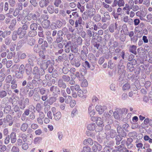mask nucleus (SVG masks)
Segmentation results:
<instances>
[{
  "label": "nucleus",
  "instance_id": "obj_1",
  "mask_svg": "<svg viewBox=\"0 0 152 152\" xmlns=\"http://www.w3.org/2000/svg\"><path fill=\"white\" fill-rule=\"evenodd\" d=\"M37 63L41 68L43 70L42 71L43 72H44V70L46 69L48 66L53 65L54 62L53 60L46 61L42 58H39L37 60Z\"/></svg>",
  "mask_w": 152,
  "mask_h": 152
},
{
  "label": "nucleus",
  "instance_id": "obj_2",
  "mask_svg": "<svg viewBox=\"0 0 152 152\" xmlns=\"http://www.w3.org/2000/svg\"><path fill=\"white\" fill-rule=\"evenodd\" d=\"M96 123L97 124L98 126H96L95 131L96 132H99L102 130V127L104 126L102 119L100 117L98 118Z\"/></svg>",
  "mask_w": 152,
  "mask_h": 152
},
{
  "label": "nucleus",
  "instance_id": "obj_3",
  "mask_svg": "<svg viewBox=\"0 0 152 152\" xmlns=\"http://www.w3.org/2000/svg\"><path fill=\"white\" fill-rule=\"evenodd\" d=\"M81 65L85 69H90L91 70H93L95 68L94 64H90L89 62L87 61L82 62Z\"/></svg>",
  "mask_w": 152,
  "mask_h": 152
},
{
  "label": "nucleus",
  "instance_id": "obj_4",
  "mask_svg": "<svg viewBox=\"0 0 152 152\" xmlns=\"http://www.w3.org/2000/svg\"><path fill=\"white\" fill-rule=\"evenodd\" d=\"M117 133L120 135L122 137H125L126 135V133L123 129L120 126L118 125L117 127Z\"/></svg>",
  "mask_w": 152,
  "mask_h": 152
},
{
  "label": "nucleus",
  "instance_id": "obj_5",
  "mask_svg": "<svg viewBox=\"0 0 152 152\" xmlns=\"http://www.w3.org/2000/svg\"><path fill=\"white\" fill-rule=\"evenodd\" d=\"M26 57V55L25 53H19L18 54V58H14V60L15 63H18L20 61V59H24Z\"/></svg>",
  "mask_w": 152,
  "mask_h": 152
},
{
  "label": "nucleus",
  "instance_id": "obj_6",
  "mask_svg": "<svg viewBox=\"0 0 152 152\" xmlns=\"http://www.w3.org/2000/svg\"><path fill=\"white\" fill-rule=\"evenodd\" d=\"M124 66H119L118 67V73L120 75L121 77L123 78L124 77L126 73V71L124 69Z\"/></svg>",
  "mask_w": 152,
  "mask_h": 152
},
{
  "label": "nucleus",
  "instance_id": "obj_7",
  "mask_svg": "<svg viewBox=\"0 0 152 152\" xmlns=\"http://www.w3.org/2000/svg\"><path fill=\"white\" fill-rule=\"evenodd\" d=\"M50 22L48 20H43L41 23V26L43 28L48 29L49 28Z\"/></svg>",
  "mask_w": 152,
  "mask_h": 152
},
{
  "label": "nucleus",
  "instance_id": "obj_8",
  "mask_svg": "<svg viewBox=\"0 0 152 152\" xmlns=\"http://www.w3.org/2000/svg\"><path fill=\"white\" fill-rule=\"evenodd\" d=\"M17 31L19 36V38L20 39L24 37L26 34V31L23 30L21 28H19Z\"/></svg>",
  "mask_w": 152,
  "mask_h": 152
},
{
  "label": "nucleus",
  "instance_id": "obj_9",
  "mask_svg": "<svg viewBox=\"0 0 152 152\" xmlns=\"http://www.w3.org/2000/svg\"><path fill=\"white\" fill-rule=\"evenodd\" d=\"M110 19V17L108 12H106L104 13L103 16L102 18V21L105 23Z\"/></svg>",
  "mask_w": 152,
  "mask_h": 152
},
{
  "label": "nucleus",
  "instance_id": "obj_10",
  "mask_svg": "<svg viewBox=\"0 0 152 152\" xmlns=\"http://www.w3.org/2000/svg\"><path fill=\"white\" fill-rule=\"evenodd\" d=\"M106 108L107 107L105 106H102L100 105H97L96 106V110L100 114H102Z\"/></svg>",
  "mask_w": 152,
  "mask_h": 152
},
{
  "label": "nucleus",
  "instance_id": "obj_11",
  "mask_svg": "<svg viewBox=\"0 0 152 152\" xmlns=\"http://www.w3.org/2000/svg\"><path fill=\"white\" fill-rule=\"evenodd\" d=\"M58 86L60 88L64 89L66 88V85L63 80L60 78L58 82Z\"/></svg>",
  "mask_w": 152,
  "mask_h": 152
},
{
  "label": "nucleus",
  "instance_id": "obj_12",
  "mask_svg": "<svg viewBox=\"0 0 152 152\" xmlns=\"http://www.w3.org/2000/svg\"><path fill=\"white\" fill-rule=\"evenodd\" d=\"M63 35L61 33V31H59L58 33L57 32V36L55 42L56 43H59L61 42H63V41L64 40H63V38L62 37Z\"/></svg>",
  "mask_w": 152,
  "mask_h": 152
},
{
  "label": "nucleus",
  "instance_id": "obj_13",
  "mask_svg": "<svg viewBox=\"0 0 152 152\" xmlns=\"http://www.w3.org/2000/svg\"><path fill=\"white\" fill-rule=\"evenodd\" d=\"M118 26L117 23L111 24L108 27L110 32L112 33H113L115 30L117 29Z\"/></svg>",
  "mask_w": 152,
  "mask_h": 152
},
{
  "label": "nucleus",
  "instance_id": "obj_14",
  "mask_svg": "<svg viewBox=\"0 0 152 152\" xmlns=\"http://www.w3.org/2000/svg\"><path fill=\"white\" fill-rule=\"evenodd\" d=\"M50 91L53 93L60 94V91L59 88L57 86H53L50 88Z\"/></svg>",
  "mask_w": 152,
  "mask_h": 152
},
{
  "label": "nucleus",
  "instance_id": "obj_15",
  "mask_svg": "<svg viewBox=\"0 0 152 152\" xmlns=\"http://www.w3.org/2000/svg\"><path fill=\"white\" fill-rule=\"evenodd\" d=\"M10 85L9 83H6L4 84L3 86V89L4 90L7 92L8 94H10L12 93L11 90L10 88Z\"/></svg>",
  "mask_w": 152,
  "mask_h": 152
},
{
  "label": "nucleus",
  "instance_id": "obj_16",
  "mask_svg": "<svg viewBox=\"0 0 152 152\" xmlns=\"http://www.w3.org/2000/svg\"><path fill=\"white\" fill-rule=\"evenodd\" d=\"M49 3L48 0H41L39 2L40 6L41 7H46Z\"/></svg>",
  "mask_w": 152,
  "mask_h": 152
},
{
  "label": "nucleus",
  "instance_id": "obj_17",
  "mask_svg": "<svg viewBox=\"0 0 152 152\" xmlns=\"http://www.w3.org/2000/svg\"><path fill=\"white\" fill-rule=\"evenodd\" d=\"M38 35L39 37L43 38L44 37L43 28L41 26L39 25L38 27Z\"/></svg>",
  "mask_w": 152,
  "mask_h": 152
},
{
  "label": "nucleus",
  "instance_id": "obj_18",
  "mask_svg": "<svg viewBox=\"0 0 152 152\" xmlns=\"http://www.w3.org/2000/svg\"><path fill=\"white\" fill-rule=\"evenodd\" d=\"M32 66L26 64L25 65V70L26 73L27 75H29L32 72Z\"/></svg>",
  "mask_w": 152,
  "mask_h": 152
},
{
  "label": "nucleus",
  "instance_id": "obj_19",
  "mask_svg": "<svg viewBox=\"0 0 152 152\" xmlns=\"http://www.w3.org/2000/svg\"><path fill=\"white\" fill-rule=\"evenodd\" d=\"M88 59L90 61L92 64H94L96 63V58L94 55L92 53H90L89 54Z\"/></svg>",
  "mask_w": 152,
  "mask_h": 152
},
{
  "label": "nucleus",
  "instance_id": "obj_20",
  "mask_svg": "<svg viewBox=\"0 0 152 152\" xmlns=\"http://www.w3.org/2000/svg\"><path fill=\"white\" fill-rule=\"evenodd\" d=\"M75 75L77 78H78L79 81H82L84 78V76L79 71L76 72L75 74Z\"/></svg>",
  "mask_w": 152,
  "mask_h": 152
},
{
  "label": "nucleus",
  "instance_id": "obj_21",
  "mask_svg": "<svg viewBox=\"0 0 152 152\" xmlns=\"http://www.w3.org/2000/svg\"><path fill=\"white\" fill-rule=\"evenodd\" d=\"M22 24H23V25H22V27H20L19 28H21L23 30L26 31V30H27L28 28V26L30 24V22L26 21L24 23H23V22H22Z\"/></svg>",
  "mask_w": 152,
  "mask_h": 152
},
{
  "label": "nucleus",
  "instance_id": "obj_22",
  "mask_svg": "<svg viewBox=\"0 0 152 152\" xmlns=\"http://www.w3.org/2000/svg\"><path fill=\"white\" fill-rule=\"evenodd\" d=\"M11 142L12 143H14L16 141V133L12 132L11 133L10 135Z\"/></svg>",
  "mask_w": 152,
  "mask_h": 152
},
{
  "label": "nucleus",
  "instance_id": "obj_23",
  "mask_svg": "<svg viewBox=\"0 0 152 152\" xmlns=\"http://www.w3.org/2000/svg\"><path fill=\"white\" fill-rule=\"evenodd\" d=\"M75 21V28H77L78 26V25H81L82 24L83 20L82 18L80 17H79Z\"/></svg>",
  "mask_w": 152,
  "mask_h": 152
},
{
  "label": "nucleus",
  "instance_id": "obj_24",
  "mask_svg": "<svg viewBox=\"0 0 152 152\" xmlns=\"http://www.w3.org/2000/svg\"><path fill=\"white\" fill-rule=\"evenodd\" d=\"M57 100L56 97L52 96L49 97L48 100V103L50 105H52L53 103L56 101Z\"/></svg>",
  "mask_w": 152,
  "mask_h": 152
},
{
  "label": "nucleus",
  "instance_id": "obj_25",
  "mask_svg": "<svg viewBox=\"0 0 152 152\" xmlns=\"http://www.w3.org/2000/svg\"><path fill=\"white\" fill-rule=\"evenodd\" d=\"M96 127V124L94 123H92L88 124L87 126V129L90 131H93L95 129Z\"/></svg>",
  "mask_w": 152,
  "mask_h": 152
},
{
  "label": "nucleus",
  "instance_id": "obj_26",
  "mask_svg": "<svg viewBox=\"0 0 152 152\" xmlns=\"http://www.w3.org/2000/svg\"><path fill=\"white\" fill-rule=\"evenodd\" d=\"M37 31L33 30H30L28 32V35L29 37H34L37 35Z\"/></svg>",
  "mask_w": 152,
  "mask_h": 152
},
{
  "label": "nucleus",
  "instance_id": "obj_27",
  "mask_svg": "<svg viewBox=\"0 0 152 152\" xmlns=\"http://www.w3.org/2000/svg\"><path fill=\"white\" fill-rule=\"evenodd\" d=\"M11 85L10 86L11 89H15L17 88L18 85L16 80L15 79H13L11 83Z\"/></svg>",
  "mask_w": 152,
  "mask_h": 152
},
{
  "label": "nucleus",
  "instance_id": "obj_28",
  "mask_svg": "<svg viewBox=\"0 0 152 152\" xmlns=\"http://www.w3.org/2000/svg\"><path fill=\"white\" fill-rule=\"evenodd\" d=\"M38 25L37 22H34L32 23L30 25V30H33L37 31V28H38Z\"/></svg>",
  "mask_w": 152,
  "mask_h": 152
},
{
  "label": "nucleus",
  "instance_id": "obj_29",
  "mask_svg": "<svg viewBox=\"0 0 152 152\" xmlns=\"http://www.w3.org/2000/svg\"><path fill=\"white\" fill-rule=\"evenodd\" d=\"M111 138H114L116 135L117 133L115 130L113 129L110 130L109 132H107Z\"/></svg>",
  "mask_w": 152,
  "mask_h": 152
},
{
  "label": "nucleus",
  "instance_id": "obj_30",
  "mask_svg": "<svg viewBox=\"0 0 152 152\" xmlns=\"http://www.w3.org/2000/svg\"><path fill=\"white\" fill-rule=\"evenodd\" d=\"M96 13V10L94 8H91L88 10V16L90 17H91L93 16Z\"/></svg>",
  "mask_w": 152,
  "mask_h": 152
},
{
  "label": "nucleus",
  "instance_id": "obj_31",
  "mask_svg": "<svg viewBox=\"0 0 152 152\" xmlns=\"http://www.w3.org/2000/svg\"><path fill=\"white\" fill-rule=\"evenodd\" d=\"M54 118L56 120H58L61 117V113L60 112H57L56 113H53Z\"/></svg>",
  "mask_w": 152,
  "mask_h": 152
},
{
  "label": "nucleus",
  "instance_id": "obj_32",
  "mask_svg": "<svg viewBox=\"0 0 152 152\" xmlns=\"http://www.w3.org/2000/svg\"><path fill=\"white\" fill-rule=\"evenodd\" d=\"M7 98H4L2 99L1 104V107L2 108H4L8 105V102H7Z\"/></svg>",
  "mask_w": 152,
  "mask_h": 152
},
{
  "label": "nucleus",
  "instance_id": "obj_33",
  "mask_svg": "<svg viewBox=\"0 0 152 152\" xmlns=\"http://www.w3.org/2000/svg\"><path fill=\"white\" fill-rule=\"evenodd\" d=\"M40 96L38 92L35 93L33 96V99L35 101H39L40 99Z\"/></svg>",
  "mask_w": 152,
  "mask_h": 152
},
{
  "label": "nucleus",
  "instance_id": "obj_34",
  "mask_svg": "<svg viewBox=\"0 0 152 152\" xmlns=\"http://www.w3.org/2000/svg\"><path fill=\"white\" fill-rule=\"evenodd\" d=\"M47 10L49 13L52 14L54 12V7L53 5H50L47 7Z\"/></svg>",
  "mask_w": 152,
  "mask_h": 152
},
{
  "label": "nucleus",
  "instance_id": "obj_35",
  "mask_svg": "<svg viewBox=\"0 0 152 152\" xmlns=\"http://www.w3.org/2000/svg\"><path fill=\"white\" fill-rule=\"evenodd\" d=\"M127 69L130 72H133L134 70V67L132 62H128L127 64Z\"/></svg>",
  "mask_w": 152,
  "mask_h": 152
},
{
  "label": "nucleus",
  "instance_id": "obj_36",
  "mask_svg": "<svg viewBox=\"0 0 152 152\" xmlns=\"http://www.w3.org/2000/svg\"><path fill=\"white\" fill-rule=\"evenodd\" d=\"M136 48L137 47L136 45H132L130 46L129 48V51L133 53L136 54L137 53L136 51Z\"/></svg>",
  "mask_w": 152,
  "mask_h": 152
},
{
  "label": "nucleus",
  "instance_id": "obj_37",
  "mask_svg": "<svg viewBox=\"0 0 152 152\" xmlns=\"http://www.w3.org/2000/svg\"><path fill=\"white\" fill-rule=\"evenodd\" d=\"M46 51V50L41 49V50L39 52V56L43 59H45V58Z\"/></svg>",
  "mask_w": 152,
  "mask_h": 152
},
{
  "label": "nucleus",
  "instance_id": "obj_38",
  "mask_svg": "<svg viewBox=\"0 0 152 152\" xmlns=\"http://www.w3.org/2000/svg\"><path fill=\"white\" fill-rule=\"evenodd\" d=\"M28 127V124L26 123L23 124L20 127V130L23 132H25L27 129Z\"/></svg>",
  "mask_w": 152,
  "mask_h": 152
},
{
  "label": "nucleus",
  "instance_id": "obj_39",
  "mask_svg": "<svg viewBox=\"0 0 152 152\" xmlns=\"http://www.w3.org/2000/svg\"><path fill=\"white\" fill-rule=\"evenodd\" d=\"M62 77L63 80L64 82H68L69 81H70L71 79L70 77L68 75H63Z\"/></svg>",
  "mask_w": 152,
  "mask_h": 152
},
{
  "label": "nucleus",
  "instance_id": "obj_40",
  "mask_svg": "<svg viewBox=\"0 0 152 152\" xmlns=\"http://www.w3.org/2000/svg\"><path fill=\"white\" fill-rule=\"evenodd\" d=\"M122 29L123 31L124 34L125 35L129 32L128 27L126 24H124L123 25Z\"/></svg>",
  "mask_w": 152,
  "mask_h": 152
},
{
  "label": "nucleus",
  "instance_id": "obj_41",
  "mask_svg": "<svg viewBox=\"0 0 152 152\" xmlns=\"http://www.w3.org/2000/svg\"><path fill=\"white\" fill-rule=\"evenodd\" d=\"M81 3H82V2L80 3L79 2H78L77 4V8L80 10V12H83L84 10V7L81 4Z\"/></svg>",
  "mask_w": 152,
  "mask_h": 152
},
{
  "label": "nucleus",
  "instance_id": "obj_42",
  "mask_svg": "<svg viewBox=\"0 0 152 152\" xmlns=\"http://www.w3.org/2000/svg\"><path fill=\"white\" fill-rule=\"evenodd\" d=\"M4 108V113L6 114H8L10 111L11 109V107L10 105H8Z\"/></svg>",
  "mask_w": 152,
  "mask_h": 152
},
{
  "label": "nucleus",
  "instance_id": "obj_43",
  "mask_svg": "<svg viewBox=\"0 0 152 152\" xmlns=\"http://www.w3.org/2000/svg\"><path fill=\"white\" fill-rule=\"evenodd\" d=\"M35 43V40L33 38H31L29 39L27 41V44L31 46L34 45Z\"/></svg>",
  "mask_w": 152,
  "mask_h": 152
},
{
  "label": "nucleus",
  "instance_id": "obj_44",
  "mask_svg": "<svg viewBox=\"0 0 152 152\" xmlns=\"http://www.w3.org/2000/svg\"><path fill=\"white\" fill-rule=\"evenodd\" d=\"M40 47L37 44L35 45L33 48L34 51L36 53H38L41 50Z\"/></svg>",
  "mask_w": 152,
  "mask_h": 152
},
{
  "label": "nucleus",
  "instance_id": "obj_45",
  "mask_svg": "<svg viewBox=\"0 0 152 152\" xmlns=\"http://www.w3.org/2000/svg\"><path fill=\"white\" fill-rule=\"evenodd\" d=\"M56 27L58 28H60L62 26L63 23L60 20H57L55 23Z\"/></svg>",
  "mask_w": 152,
  "mask_h": 152
},
{
  "label": "nucleus",
  "instance_id": "obj_46",
  "mask_svg": "<svg viewBox=\"0 0 152 152\" xmlns=\"http://www.w3.org/2000/svg\"><path fill=\"white\" fill-rule=\"evenodd\" d=\"M101 16L100 15L97 14L94 16L93 17L94 20L96 22L99 21L101 19Z\"/></svg>",
  "mask_w": 152,
  "mask_h": 152
},
{
  "label": "nucleus",
  "instance_id": "obj_47",
  "mask_svg": "<svg viewBox=\"0 0 152 152\" xmlns=\"http://www.w3.org/2000/svg\"><path fill=\"white\" fill-rule=\"evenodd\" d=\"M12 41L10 38L9 37H7L4 39V42L5 44L7 45H10Z\"/></svg>",
  "mask_w": 152,
  "mask_h": 152
},
{
  "label": "nucleus",
  "instance_id": "obj_48",
  "mask_svg": "<svg viewBox=\"0 0 152 152\" xmlns=\"http://www.w3.org/2000/svg\"><path fill=\"white\" fill-rule=\"evenodd\" d=\"M20 91L24 94H26L28 92L29 89L28 87L25 86L21 88Z\"/></svg>",
  "mask_w": 152,
  "mask_h": 152
},
{
  "label": "nucleus",
  "instance_id": "obj_49",
  "mask_svg": "<svg viewBox=\"0 0 152 152\" xmlns=\"http://www.w3.org/2000/svg\"><path fill=\"white\" fill-rule=\"evenodd\" d=\"M122 140V138L119 135H116L115 137V140L116 141V144L117 145H119L120 144V141Z\"/></svg>",
  "mask_w": 152,
  "mask_h": 152
},
{
  "label": "nucleus",
  "instance_id": "obj_50",
  "mask_svg": "<svg viewBox=\"0 0 152 152\" xmlns=\"http://www.w3.org/2000/svg\"><path fill=\"white\" fill-rule=\"evenodd\" d=\"M12 80V76L11 75H9L6 77L5 81L6 83H10L11 82Z\"/></svg>",
  "mask_w": 152,
  "mask_h": 152
},
{
  "label": "nucleus",
  "instance_id": "obj_51",
  "mask_svg": "<svg viewBox=\"0 0 152 152\" xmlns=\"http://www.w3.org/2000/svg\"><path fill=\"white\" fill-rule=\"evenodd\" d=\"M17 35H18V34L17 31L16 30L14 31L12 33V40L15 41L17 39Z\"/></svg>",
  "mask_w": 152,
  "mask_h": 152
},
{
  "label": "nucleus",
  "instance_id": "obj_52",
  "mask_svg": "<svg viewBox=\"0 0 152 152\" xmlns=\"http://www.w3.org/2000/svg\"><path fill=\"white\" fill-rule=\"evenodd\" d=\"M88 53H80V57L82 60L84 61L86 60L87 58V54Z\"/></svg>",
  "mask_w": 152,
  "mask_h": 152
},
{
  "label": "nucleus",
  "instance_id": "obj_53",
  "mask_svg": "<svg viewBox=\"0 0 152 152\" xmlns=\"http://www.w3.org/2000/svg\"><path fill=\"white\" fill-rule=\"evenodd\" d=\"M20 136L23 140V142H25L27 140L26 139L27 136L24 133H21L20 134Z\"/></svg>",
  "mask_w": 152,
  "mask_h": 152
},
{
  "label": "nucleus",
  "instance_id": "obj_54",
  "mask_svg": "<svg viewBox=\"0 0 152 152\" xmlns=\"http://www.w3.org/2000/svg\"><path fill=\"white\" fill-rule=\"evenodd\" d=\"M32 73L33 74H36L41 73L40 72L39 69L37 66H35L33 69V71H32Z\"/></svg>",
  "mask_w": 152,
  "mask_h": 152
},
{
  "label": "nucleus",
  "instance_id": "obj_55",
  "mask_svg": "<svg viewBox=\"0 0 152 152\" xmlns=\"http://www.w3.org/2000/svg\"><path fill=\"white\" fill-rule=\"evenodd\" d=\"M70 50L72 52L74 53H77L78 51V49L77 47L75 46H70Z\"/></svg>",
  "mask_w": 152,
  "mask_h": 152
},
{
  "label": "nucleus",
  "instance_id": "obj_56",
  "mask_svg": "<svg viewBox=\"0 0 152 152\" xmlns=\"http://www.w3.org/2000/svg\"><path fill=\"white\" fill-rule=\"evenodd\" d=\"M65 102L66 104H69L70 101L72 100V98L71 96H66L65 97Z\"/></svg>",
  "mask_w": 152,
  "mask_h": 152
},
{
  "label": "nucleus",
  "instance_id": "obj_57",
  "mask_svg": "<svg viewBox=\"0 0 152 152\" xmlns=\"http://www.w3.org/2000/svg\"><path fill=\"white\" fill-rule=\"evenodd\" d=\"M23 73H21V72L17 71L16 72L15 76L18 79L22 78L23 77Z\"/></svg>",
  "mask_w": 152,
  "mask_h": 152
},
{
  "label": "nucleus",
  "instance_id": "obj_58",
  "mask_svg": "<svg viewBox=\"0 0 152 152\" xmlns=\"http://www.w3.org/2000/svg\"><path fill=\"white\" fill-rule=\"evenodd\" d=\"M94 24V23L91 21L87 22L85 24L86 27L87 28H90Z\"/></svg>",
  "mask_w": 152,
  "mask_h": 152
},
{
  "label": "nucleus",
  "instance_id": "obj_59",
  "mask_svg": "<svg viewBox=\"0 0 152 152\" xmlns=\"http://www.w3.org/2000/svg\"><path fill=\"white\" fill-rule=\"evenodd\" d=\"M7 95V91L4 90H2L0 92V98H3Z\"/></svg>",
  "mask_w": 152,
  "mask_h": 152
},
{
  "label": "nucleus",
  "instance_id": "obj_60",
  "mask_svg": "<svg viewBox=\"0 0 152 152\" xmlns=\"http://www.w3.org/2000/svg\"><path fill=\"white\" fill-rule=\"evenodd\" d=\"M86 34L88 36V37L90 39V37H91L93 35V33H94V32L92 31L90 29H88L86 31Z\"/></svg>",
  "mask_w": 152,
  "mask_h": 152
},
{
  "label": "nucleus",
  "instance_id": "obj_61",
  "mask_svg": "<svg viewBox=\"0 0 152 152\" xmlns=\"http://www.w3.org/2000/svg\"><path fill=\"white\" fill-rule=\"evenodd\" d=\"M48 45L47 42L46 41H44L43 44L41 46V49H43V50H46V48L48 47Z\"/></svg>",
  "mask_w": 152,
  "mask_h": 152
},
{
  "label": "nucleus",
  "instance_id": "obj_62",
  "mask_svg": "<svg viewBox=\"0 0 152 152\" xmlns=\"http://www.w3.org/2000/svg\"><path fill=\"white\" fill-rule=\"evenodd\" d=\"M130 84L127 83L123 85V89L124 91L128 90L130 88Z\"/></svg>",
  "mask_w": 152,
  "mask_h": 152
},
{
  "label": "nucleus",
  "instance_id": "obj_63",
  "mask_svg": "<svg viewBox=\"0 0 152 152\" xmlns=\"http://www.w3.org/2000/svg\"><path fill=\"white\" fill-rule=\"evenodd\" d=\"M61 3V0H54L53 4L56 7H58Z\"/></svg>",
  "mask_w": 152,
  "mask_h": 152
},
{
  "label": "nucleus",
  "instance_id": "obj_64",
  "mask_svg": "<svg viewBox=\"0 0 152 152\" xmlns=\"http://www.w3.org/2000/svg\"><path fill=\"white\" fill-rule=\"evenodd\" d=\"M19 151L18 148L15 146H13L11 150V151L12 152H19Z\"/></svg>",
  "mask_w": 152,
  "mask_h": 152
}]
</instances>
